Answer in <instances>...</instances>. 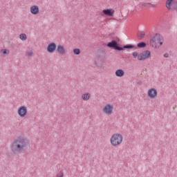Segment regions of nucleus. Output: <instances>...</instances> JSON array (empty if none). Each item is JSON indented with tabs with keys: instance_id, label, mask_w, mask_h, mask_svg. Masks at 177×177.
Instances as JSON below:
<instances>
[{
	"instance_id": "1",
	"label": "nucleus",
	"mask_w": 177,
	"mask_h": 177,
	"mask_svg": "<svg viewBox=\"0 0 177 177\" xmlns=\"http://www.w3.org/2000/svg\"><path fill=\"white\" fill-rule=\"evenodd\" d=\"M30 147V140L24 137H18L11 144L10 149L13 154H21Z\"/></svg>"
},
{
	"instance_id": "2",
	"label": "nucleus",
	"mask_w": 177,
	"mask_h": 177,
	"mask_svg": "<svg viewBox=\"0 0 177 177\" xmlns=\"http://www.w3.org/2000/svg\"><path fill=\"white\" fill-rule=\"evenodd\" d=\"M106 46L110 48V49H114V50H118V52H123L125 49L132 50L138 49V47L133 44H126L124 46H121L115 40H112L107 43Z\"/></svg>"
},
{
	"instance_id": "3",
	"label": "nucleus",
	"mask_w": 177,
	"mask_h": 177,
	"mask_svg": "<svg viewBox=\"0 0 177 177\" xmlns=\"http://www.w3.org/2000/svg\"><path fill=\"white\" fill-rule=\"evenodd\" d=\"M104 62H106V50L100 48L97 51L95 64L98 68H101Z\"/></svg>"
},
{
	"instance_id": "4",
	"label": "nucleus",
	"mask_w": 177,
	"mask_h": 177,
	"mask_svg": "<svg viewBox=\"0 0 177 177\" xmlns=\"http://www.w3.org/2000/svg\"><path fill=\"white\" fill-rule=\"evenodd\" d=\"M164 43V37L162 35L156 33L149 40L150 46L151 48H157V44H159V46H161Z\"/></svg>"
},
{
	"instance_id": "5",
	"label": "nucleus",
	"mask_w": 177,
	"mask_h": 177,
	"mask_svg": "<svg viewBox=\"0 0 177 177\" xmlns=\"http://www.w3.org/2000/svg\"><path fill=\"white\" fill-rule=\"evenodd\" d=\"M132 57L133 59H136L138 57V60L140 62H142L143 60H146V59H149V57H151V52L150 50H144L142 53H140L135 51L132 53Z\"/></svg>"
},
{
	"instance_id": "6",
	"label": "nucleus",
	"mask_w": 177,
	"mask_h": 177,
	"mask_svg": "<svg viewBox=\"0 0 177 177\" xmlns=\"http://www.w3.org/2000/svg\"><path fill=\"white\" fill-rule=\"evenodd\" d=\"M112 146H118L122 143V135L120 133L113 134L111 138Z\"/></svg>"
},
{
	"instance_id": "7",
	"label": "nucleus",
	"mask_w": 177,
	"mask_h": 177,
	"mask_svg": "<svg viewBox=\"0 0 177 177\" xmlns=\"http://www.w3.org/2000/svg\"><path fill=\"white\" fill-rule=\"evenodd\" d=\"M18 115L21 117V118H24L27 115V106H21L18 109Z\"/></svg>"
},
{
	"instance_id": "8",
	"label": "nucleus",
	"mask_w": 177,
	"mask_h": 177,
	"mask_svg": "<svg viewBox=\"0 0 177 177\" xmlns=\"http://www.w3.org/2000/svg\"><path fill=\"white\" fill-rule=\"evenodd\" d=\"M57 48V46L56 45V43L55 42L50 43L47 46V52L48 53H53L55 50H56Z\"/></svg>"
},
{
	"instance_id": "9",
	"label": "nucleus",
	"mask_w": 177,
	"mask_h": 177,
	"mask_svg": "<svg viewBox=\"0 0 177 177\" xmlns=\"http://www.w3.org/2000/svg\"><path fill=\"white\" fill-rule=\"evenodd\" d=\"M114 107L113 105L108 104L104 107L103 111L105 114H113V110Z\"/></svg>"
},
{
	"instance_id": "10",
	"label": "nucleus",
	"mask_w": 177,
	"mask_h": 177,
	"mask_svg": "<svg viewBox=\"0 0 177 177\" xmlns=\"http://www.w3.org/2000/svg\"><path fill=\"white\" fill-rule=\"evenodd\" d=\"M148 96L151 99H154L155 97H157V90L154 88H150L148 91Z\"/></svg>"
},
{
	"instance_id": "11",
	"label": "nucleus",
	"mask_w": 177,
	"mask_h": 177,
	"mask_svg": "<svg viewBox=\"0 0 177 177\" xmlns=\"http://www.w3.org/2000/svg\"><path fill=\"white\" fill-rule=\"evenodd\" d=\"M102 12L105 16H109V17H113L114 16V10L111 8H107L102 10Z\"/></svg>"
},
{
	"instance_id": "12",
	"label": "nucleus",
	"mask_w": 177,
	"mask_h": 177,
	"mask_svg": "<svg viewBox=\"0 0 177 177\" xmlns=\"http://www.w3.org/2000/svg\"><path fill=\"white\" fill-rule=\"evenodd\" d=\"M30 13H32V15H38V13H39V8L38 7V6H31Z\"/></svg>"
},
{
	"instance_id": "13",
	"label": "nucleus",
	"mask_w": 177,
	"mask_h": 177,
	"mask_svg": "<svg viewBox=\"0 0 177 177\" xmlns=\"http://www.w3.org/2000/svg\"><path fill=\"white\" fill-rule=\"evenodd\" d=\"M57 51L59 55H64L66 53V48H64V46L59 45L57 47Z\"/></svg>"
},
{
	"instance_id": "14",
	"label": "nucleus",
	"mask_w": 177,
	"mask_h": 177,
	"mask_svg": "<svg viewBox=\"0 0 177 177\" xmlns=\"http://www.w3.org/2000/svg\"><path fill=\"white\" fill-rule=\"evenodd\" d=\"M125 74V72L122 69H118L115 71V75L116 77H124V75Z\"/></svg>"
},
{
	"instance_id": "15",
	"label": "nucleus",
	"mask_w": 177,
	"mask_h": 177,
	"mask_svg": "<svg viewBox=\"0 0 177 177\" xmlns=\"http://www.w3.org/2000/svg\"><path fill=\"white\" fill-rule=\"evenodd\" d=\"M146 46H147V44H146V42L145 41L139 42L137 44V48H138L139 49H143V48H146Z\"/></svg>"
},
{
	"instance_id": "16",
	"label": "nucleus",
	"mask_w": 177,
	"mask_h": 177,
	"mask_svg": "<svg viewBox=\"0 0 177 177\" xmlns=\"http://www.w3.org/2000/svg\"><path fill=\"white\" fill-rule=\"evenodd\" d=\"M173 0H167L166 1V8H167L168 10H171V8L172 6Z\"/></svg>"
},
{
	"instance_id": "17",
	"label": "nucleus",
	"mask_w": 177,
	"mask_h": 177,
	"mask_svg": "<svg viewBox=\"0 0 177 177\" xmlns=\"http://www.w3.org/2000/svg\"><path fill=\"white\" fill-rule=\"evenodd\" d=\"M82 97L83 100H89L91 97V94L89 93H86L82 95Z\"/></svg>"
},
{
	"instance_id": "18",
	"label": "nucleus",
	"mask_w": 177,
	"mask_h": 177,
	"mask_svg": "<svg viewBox=\"0 0 177 177\" xmlns=\"http://www.w3.org/2000/svg\"><path fill=\"white\" fill-rule=\"evenodd\" d=\"M171 10H176L177 11V1H172Z\"/></svg>"
},
{
	"instance_id": "19",
	"label": "nucleus",
	"mask_w": 177,
	"mask_h": 177,
	"mask_svg": "<svg viewBox=\"0 0 177 177\" xmlns=\"http://www.w3.org/2000/svg\"><path fill=\"white\" fill-rule=\"evenodd\" d=\"M19 38L21 41H26L27 39V35L24 33L19 35Z\"/></svg>"
},
{
	"instance_id": "20",
	"label": "nucleus",
	"mask_w": 177,
	"mask_h": 177,
	"mask_svg": "<svg viewBox=\"0 0 177 177\" xmlns=\"http://www.w3.org/2000/svg\"><path fill=\"white\" fill-rule=\"evenodd\" d=\"M145 35H146L145 34V32H143V31L140 32V33L138 35V39H143V38L145 37Z\"/></svg>"
},
{
	"instance_id": "21",
	"label": "nucleus",
	"mask_w": 177,
	"mask_h": 177,
	"mask_svg": "<svg viewBox=\"0 0 177 177\" xmlns=\"http://www.w3.org/2000/svg\"><path fill=\"white\" fill-rule=\"evenodd\" d=\"M73 53L74 55H80L81 53V50L80 48H74Z\"/></svg>"
},
{
	"instance_id": "22",
	"label": "nucleus",
	"mask_w": 177,
	"mask_h": 177,
	"mask_svg": "<svg viewBox=\"0 0 177 177\" xmlns=\"http://www.w3.org/2000/svg\"><path fill=\"white\" fill-rule=\"evenodd\" d=\"M1 53L3 55H9V50L8 49H1Z\"/></svg>"
},
{
	"instance_id": "23",
	"label": "nucleus",
	"mask_w": 177,
	"mask_h": 177,
	"mask_svg": "<svg viewBox=\"0 0 177 177\" xmlns=\"http://www.w3.org/2000/svg\"><path fill=\"white\" fill-rule=\"evenodd\" d=\"M151 5L150 3H145L144 8H149Z\"/></svg>"
},
{
	"instance_id": "24",
	"label": "nucleus",
	"mask_w": 177,
	"mask_h": 177,
	"mask_svg": "<svg viewBox=\"0 0 177 177\" xmlns=\"http://www.w3.org/2000/svg\"><path fill=\"white\" fill-rule=\"evenodd\" d=\"M138 8H142V6L145 7V3H140L138 5Z\"/></svg>"
},
{
	"instance_id": "25",
	"label": "nucleus",
	"mask_w": 177,
	"mask_h": 177,
	"mask_svg": "<svg viewBox=\"0 0 177 177\" xmlns=\"http://www.w3.org/2000/svg\"><path fill=\"white\" fill-rule=\"evenodd\" d=\"M63 172H59V174H57V177H63Z\"/></svg>"
},
{
	"instance_id": "26",
	"label": "nucleus",
	"mask_w": 177,
	"mask_h": 177,
	"mask_svg": "<svg viewBox=\"0 0 177 177\" xmlns=\"http://www.w3.org/2000/svg\"><path fill=\"white\" fill-rule=\"evenodd\" d=\"M28 56H32V51H29L27 53Z\"/></svg>"
},
{
	"instance_id": "27",
	"label": "nucleus",
	"mask_w": 177,
	"mask_h": 177,
	"mask_svg": "<svg viewBox=\"0 0 177 177\" xmlns=\"http://www.w3.org/2000/svg\"><path fill=\"white\" fill-rule=\"evenodd\" d=\"M163 56H164V57H166V58H167V57H169V54H168L167 53H166L164 54Z\"/></svg>"
},
{
	"instance_id": "28",
	"label": "nucleus",
	"mask_w": 177,
	"mask_h": 177,
	"mask_svg": "<svg viewBox=\"0 0 177 177\" xmlns=\"http://www.w3.org/2000/svg\"><path fill=\"white\" fill-rule=\"evenodd\" d=\"M151 6H153L154 8V6H155L154 4H151Z\"/></svg>"
}]
</instances>
